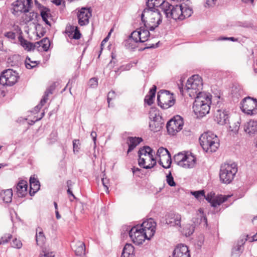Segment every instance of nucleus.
<instances>
[{"instance_id": "nucleus-32", "label": "nucleus", "mask_w": 257, "mask_h": 257, "mask_svg": "<svg viewBox=\"0 0 257 257\" xmlns=\"http://www.w3.org/2000/svg\"><path fill=\"white\" fill-rule=\"evenodd\" d=\"M187 4L185 6H182V15L180 18V20H183L185 18L190 17L193 14V10L191 8L187 7Z\"/></svg>"}, {"instance_id": "nucleus-49", "label": "nucleus", "mask_w": 257, "mask_h": 257, "mask_svg": "<svg viewBox=\"0 0 257 257\" xmlns=\"http://www.w3.org/2000/svg\"><path fill=\"white\" fill-rule=\"evenodd\" d=\"M50 10L49 8H44V10H41L40 11V15L42 18H49L51 16V14L50 13Z\"/></svg>"}, {"instance_id": "nucleus-14", "label": "nucleus", "mask_w": 257, "mask_h": 257, "mask_svg": "<svg viewBox=\"0 0 257 257\" xmlns=\"http://www.w3.org/2000/svg\"><path fill=\"white\" fill-rule=\"evenodd\" d=\"M214 120L219 124L224 125L229 122V112L225 110L217 109L214 114Z\"/></svg>"}, {"instance_id": "nucleus-47", "label": "nucleus", "mask_w": 257, "mask_h": 257, "mask_svg": "<svg viewBox=\"0 0 257 257\" xmlns=\"http://www.w3.org/2000/svg\"><path fill=\"white\" fill-rule=\"evenodd\" d=\"M11 245L13 247L19 249L22 247V243L20 240L17 239L16 238H15L13 240V241L11 243Z\"/></svg>"}, {"instance_id": "nucleus-22", "label": "nucleus", "mask_w": 257, "mask_h": 257, "mask_svg": "<svg viewBox=\"0 0 257 257\" xmlns=\"http://www.w3.org/2000/svg\"><path fill=\"white\" fill-rule=\"evenodd\" d=\"M186 158L184 159V162L183 164V168H192L195 167L196 162V158L192 153L190 154H186Z\"/></svg>"}, {"instance_id": "nucleus-17", "label": "nucleus", "mask_w": 257, "mask_h": 257, "mask_svg": "<svg viewBox=\"0 0 257 257\" xmlns=\"http://www.w3.org/2000/svg\"><path fill=\"white\" fill-rule=\"evenodd\" d=\"M147 8L149 9H157L156 8L160 7L162 11L164 12L165 9L169 6V3L165 0H146Z\"/></svg>"}, {"instance_id": "nucleus-2", "label": "nucleus", "mask_w": 257, "mask_h": 257, "mask_svg": "<svg viewBox=\"0 0 257 257\" xmlns=\"http://www.w3.org/2000/svg\"><path fill=\"white\" fill-rule=\"evenodd\" d=\"M198 94V96L195 97L193 109L196 114L203 117L209 112L212 96L204 93H199Z\"/></svg>"}, {"instance_id": "nucleus-13", "label": "nucleus", "mask_w": 257, "mask_h": 257, "mask_svg": "<svg viewBox=\"0 0 257 257\" xmlns=\"http://www.w3.org/2000/svg\"><path fill=\"white\" fill-rule=\"evenodd\" d=\"M91 16V10L90 8H82L77 14L78 24L81 26L88 25Z\"/></svg>"}, {"instance_id": "nucleus-12", "label": "nucleus", "mask_w": 257, "mask_h": 257, "mask_svg": "<svg viewBox=\"0 0 257 257\" xmlns=\"http://www.w3.org/2000/svg\"><path fill=\"white\" fill-rule=\"evenodd\" d=\"M168 7L164 8V13L168 19L179 20L182 15V4L173 6L169 3Z\"/></svg>"}, {"instance_id": "nucleus-11", "label": "nucleus", "mask_w": 257, "mask_h": 257, "mask_svg": "<svg viewBox=\"0 0 257 257\" xmlns=\"http://www.w3.org/2000/svg\"><path fill=\"white\" fill-rule=\"evenodd\" d=\"M142 14H144L145 19H148V23L160 25L162 22V16L158 9L146 8Z\"/></svg>"}, {"instance_id": "nucleus-29", "label": "nucleus", "mask_w": 257, "mask_h": 257, "mask_svg": "<svg viewBox=\"0 0 257 257\" xmlns=\"http://www.w3.org/2000/svg\"><path fill=\"white\" fill-rule=\"evenodd\" d=\"M141 21L144 24V26L146 29H148L149 31H153L155 29L159 26V25L157 24H151L148 23L147 20H146L144 18V14H141Z\"/></svg>"}, {"instance_id": "nucleus-46", "label": "nucleus", "mask_w": 257, "mask_h": 257, "mask_svg": "<svg viewBox=\"0 0 257 257\" xmlns=\"http://www.w3.org/2000/svg\"><path fill=\"white\" fill-rule=\"evenodd\" d=\"M81 144L80 143L79 140H74L73 141V152H78L80 149Z\"/></svg>"}, {"instance_id": "nucleus-48", "label": "nucleus", "mask_w": 257, "mask_h": 257, "mask_svg": "<svg viewBox=\"0 0 257 257\" xmlns=\"http://www.w3.org/2000/svg\"><path fill=\"white\" fill-rule=\"evenodd\" d=\"M76 26L72 25H67L66 27L65 33L68 35L69 37H71V35L75 30Z\"/></svg>"}, {"instance_id": "nucleus-60", "label": "nucleus", "mask_w": 257, "mask_h": 257, "mask_svg": "<svg viewBox=\"0 0 257 257\" xmlns=\"http://www.w3.org/2000/svg\"><path fill=\"white\" fill-rule=\"evenodd\" d=\"M192 221L195 225L200 224L201 223V218H200V215H198V216L193 217Z\"/></svg>"}, {"instance_id": "nucleus-25", "label": "nucleus", "mask_w": 257, "mask_h": 257, "mask_svg": "<svg viewBox=\"0 0 257 257\" xmlns=\"http://www.w3.org/2000/svg\"><path fill=\"white\" fill-rule=\"evenodd\" d=\"M36 46H37V50L38 51H42V49H40V48L42 47L43 51H47L50 46V41L49 39L46 37L42 39L40 41L36 42Z\"/></svg>"}, {"instance_id": "nucleus-61", "label": "nucleus", "mask_w": 257, "mask_h": 257, "mask_svg": "<svg viewBox=\"0 0 257 257\" xmlns=\"http://www.w3.org/2000/svg\"><path fill=\"white\" fill-rule=\"evenodd\" d=\"M46 102H43L42 101V99L41 100L39 104L36 106L34 108V111L36 112H38L40 110V109L42 108V107L46 103Z\"/></svg>"}, {"instance_id": "nucleus-23", "label": "nucleus", "mask_w": 257, "mask_h": 257, "mask_svg": "<svg viewBox=\"0 0 257 257\" xmlns=\"http://www.w3.org/2000/svg\"><path fill=\"white\" fill-rule=\"evenodd\" d=\"M143 141V139L140 137H130L127 138L128 148L127 151V154L132 152L137 146L140 144Z\"/></svg>"}, {"instance_id": "nucleus-26", "label": "nucleus", "mask_w": 257, "mask_h": 257, "mask_svg": "<svg viewBox=\"0 0 257 257\" xmlns=\"http://www.w3.org/2000/svg\"><path fill=\"white\" fill-rule=\"evenodd\" d=\"M244 131L250 135L257 134V121H249L244 127Z\"/></svg>"}, {"instance_id": "nucleus-51", "label": "nucleus", "mask_w": 257, "mask_h": 257, "mask_svg": "<svg viewBox=\"0 0 257 257\" xmlns=\"http://www.w3.org/2000/svg\"><path fill=\"white\" fill-rule=\"evenodd\" d=\"M115 96V92L113 90L109 91L107 94V101L108 103V107L110 106V101L113 99Z\"/></svg>"}, {"instance_id": "nucleus-54", "label": "nucleus", "mask_w": 257, "mask_h": 257, "mask_svg": "<svg viewBox=\"0 0 257 257\" xmlns=\"http://www.w3.org/2000/svg\"><path fill=\"white\" fill-rule=\"evenodd\" d=\"M28 47H26L25 49H27L28 51L34 50L35 48L37 49V46H36V42L35 43H31L30 42H28Z\"/></svg>"}, {"instance_id": "nucleus-1", "label": "nucleus", "mask_w": 257, "mask_h": 257, "mask_svg": "<svg viewBox=\"0 0 257 257\" xmlns=\"http://www.w3.org/2000/svg\"><path fill=\"white\" fill-rule=\"evenodd\" d=\"M156 224L150 218L147 222H144L141 225H137L129 230L128 233L133 242L136 245L143 243L145 239L150 240L155 232Z\"/></svg>"}, {"instance_id": "nucleus-50", "label": "nucleus", "mask_w": 257, "mask_h": 257, "mask_svg": "<svg viewBox=\"0 0 257 257\" xmlns=\"http://www.w3.org/2000/svg\"><path fill=\"white\" fill-rule=\"evenodd\" d=\"M74 34L72 36H71V38L75 39V40H79L80 39L81 37V34L80 31L78 29V27L76 26L75 30L73 32Z\"/></svg>"}, {"instance_id": "nucleus-10", "label": "nucleus", "mask_w": 257, "mask_h": 257, "mask_svg": "<svg viewBox=\"0 0 257 257\" xmlns=\"http://www.w3.org/2000/svg\"><path fill=\"white\" fill-rule=\"evenodd\" d=\"M184 124L183 119L180 115H176L168 121L166 124L169 135H175L180 131Z\"/></svg>"}, {"instance_id": "nucleus-34", "label": "nucleus", "mask_w": 257, "mask_h": 257, "mask_svg": "<svg viewBox=\"0 0 257 257\" xmlns=\"http://www.w3.org/2000/svg\"><path fill=\"white\" fill-rule=\"evenodd\" d=\"M134 246L130 244H126L124 246L121 256L123 257H129L130 255L134 252Z\"/></svg>"}, {"instance_id": "nucleus-43", "label": "nucleus", "mask_w": 257, "mask_h": 257, "mask_svg": "<svg viewBox=\"0 0 257 257\" xmlns=\"http://www.w3.org/2000/svg\"><path fill=\"white\" fill-rule=\"evenodd\" d=\"M12 238V235L10 233H7L4 235L0 239V244H4L7 243Z\"/></svg>"}, {"instance_id": "nucleus-64", "label": "nucleus", "mask_w": 257, "mask_h": 257, "mask_svg": "<svg viewBox=\"0 0 257 257\" xmlns=\"http://www.w3.org/2000/svg\"><path fill=\"white\" fill-rule=\"evenodd\" d=\"M102 184L103 186L106 188L107 190H108V184L109 183V180L106 178H103L101 179Z\"/></svg>"}, {"instance_id": "nucleus-42", "label": "nucleus", "mask_w": 257, "mask_h": 257, "mask_svg": "<svg viewBox=\"0 0 257 257\" xmlns=\"http://www.w3.org/2000/svg\"><path fill=\"white\" fill-rule=\"evenodd\" d=\"M135 42H134L131 39H128L125 42V46L127 49L134 50L136 48Z\"/></svg>"}, {"instance_id": "nucleus-40", "label": "nucleus", "mask_w": 257, "mask_h": 257, "mask_svg": "<svg viewBox=\"0 0 257 257\" xmlns=\"http://www.w3.org/2000/svg\"><path fill=\"white\" fill-rule=\"evenodd\" d=\"M170 154V153L169 151L163 147L159 148L157 153V156H158L160 158H163L166 157V155H168Z\"/></svg>"}, {"instance_id": "nucleus-20", "label": "nucleus", "mask_w": 257, "mask_h": 257, "mask_svg": "<svg viewBox=\"0 0 257 257\" xmlns=\"http://www.w3.org/2000/svg\"><path fill=\"white\" fill-rule=\"evenodd\" d=\"M27 182L24 180L20 181L17 185V194L19 197H23L27 194Z\"/></svg>"}, {"instance_id": "nucleus-44", "label": "nucleus", "mask_w": 257, "mask_h": 257, "mask_svg": "<svg viewBox=\"0 0 257 257\" xmlns=\"http://www.w3.org/2000/svg\"><path fill=\"white\" fill-rule=\"evenodd\" d=\"M166 181L168 184L171 187L176 186V183L174 181V178L172 175L171 171L169 172V174L166 176Z\"/></svg>"}, {"instance_id": "nucleus-6", "label": "nucleus", "mask_w": 257, "mask_h": 257, "mask_svg": "<svg viewBox=\"0 0 257 257\" xmlns=\"http://www.w3.org/2000/svg\"><path fill=\"white\" fill-rule=\"evenodd\" d=\"M175 99L173 94L166 90H160L157 94L158 104L163 109H167L174 105Z\"/></svg>"}, {"instance_id": "nucleus-35", "label": "nucleus", "mask_w": 257, "mask_h": 257, "mask_svg": "<svg viewBox=\"0 0 257 257\" xmlns=\"http://www.w3.org/2000/svg\"><path fill=\"white\" fill-rule=\"evenodd\" d=\"M39 64V61H31L30 58L27 57L25 60V66L27 69H31L35 68Z\"/></svg>"}, {"instance_id": "nucleus-53", "label": "nucleus", "mask_w": 257, "mask_h": 257, "mask_svg": "<svg viewBox=\"0 0 257 257\" xmlns=\"http://www.w3.org/2000/svg\"><path fill=\"white\" fill-rule=\"evenodd\" d=\"M19 41L21 45L24 48L26 47H28V42L26 39L24 38V37L22 35H20L18 37Z\"/></svg>"}, {"instance_id": "nucleus-21", "label": "nucleus", "mask_w": 257, "mask_h": 257, "mask_svg": "<svg viewBox=\"0 0 257 257\" xmlns=\"http://www.w3.org/2000/svg\"><path fill=\"white\" fill-rule=\"evenodd\" d=\"M30 185L29 194L31 196H33L40 189V183L34 176H31L30 178Z\"/></svg>"}, {"instance_id": "nucleus-28", "label": "nucleus", "mask_w": 257, "mask_h": 257, "mask_svg": "<svg viewBox=\"0 0 257 257\" xmlns=\"http://www.w3.org/2000/svg\"><path fill=\"white\" fill-rule=\"evenodd\" d=\"M140 33H141V38L138 40L139 42L144 43L148 40L150 36V33L148 29H146L144 26L141 27L139 29Z\"/></svg>"}, {"instance_id": "nucleus-38", "label": "nucleus", "mask_w": 257, "mask_h": 257, "mask_svg": "<svg viewBox=\"0 0 257 257\" xmlns=\"http://www.w3.org/2000/svg\"><path fill=\"white\" fill-rule=\"evenodd\" d=\"M140 37L141 33H140L139 30L138 29L137 30L134 31L132 33L131 35L129 36L128 39H131L134 42L137 43L139 42L138 40L140 39V38H141Z\"/></svg>"}, {"instance_id": "nucleus-16", "label": "nucleus", "mask_w": 257, "mask_h": 257, "mask_svg": "<svg viewBox=\"0 0 257 257\" xmlns=\"http://www.w3.org/2000/svg\"><path fill=\"white\" fill-rule=\"evenodd\" d=\"M172 255L173 257H191L187 246L183 244L177 245Z\"/></svg>"}, {"instance_id": "nucleus-27", "label": "nucleus", "mask_w": 257, "mask_h": 257, "mask_svg": "<svg viewBox=\"0 0 257 257\" xmlns=\"http://www.w3.org/2000/svg\"><path fill=\"white\" fill-rule=\"evenodd\" d=\"M153 149L151 148L149 146H145L142 148H141L138 151V155L139 157L142 156V155L146 156L147 154L148 155L150 160H154V158L152 154Z\"/></svg>"}, {"instance_id": "nucleus-18", "label": "nucleus", "mask_w": 257, "mask_h": 257, "mask_svg": "<svg viewBox=\"0 0 257 257\" xmlns=\"http://www.w3.org/2000/svg\"><path fill=\"white\" fill-rule=\"evenodd\" d=\"M13 6V12L12 13L16 15L19 12L21 13H28V9H25V1L17 0L12 4Z\"/></svg>"}, {"instance_id": "nucleus-4", "label": "nucleus", "mask_w": 257, "mask_h": 257, "mask_svg": "<svg viewBox=\"0 0 257 257\" xmlns=\"http://www.w3.org/2000/svg\"><path fill=\"white\" fill-rule=\"evenodd\" d=\"M237 172V164L235 163L230 164L224 163L221 165L219 171V178L222 183L228 184L233 180Z\"/></svg>"}, {"instance_id": "nucleus-8", "label": "nucleus", "mask_w": 257, "mask_h": 257, "mask_svg": "<svg viewBox=\"0 0 257 257\" xmlns=\"http://www.w3.org/2000/svg\"><path fill=\"white\" fill-rule=\"evenodd\" d=\"M242 111L247 114L254 115L257 113V99L247 96L240 102Z\"/></svg>"}, {"instance_id": "nucleus-3", "label": "nucleus", "mask_w": 257, "mask_h": 257, "mask_svg": "<svg viewBox=\"0 0 257 257\" xmlns=\"http://www.w3.org/2000/svg\"><path fill=\"white\" fill-rule=\"evenodd\" d=\"M199 142L203 150L207 153L215 152L219 146L217 137L210 132L202 134Z\"/></svg>"}, {"instance_id": "nucleus-62", "label": "nucleus", "mask_w": 257, "mask_h": 257, "mask_svg": "<svg viewBox=\"0 0 257 257\" xmlns=\"http://www.w3.org/2000/svg\"><path fill=\"white\" fill-rule=\"evenodd\" d=\"M145 163H146L145 159L144 158H142L141 156H140V157H139V159L138 160L139 165L141 167H143L144 168V167L145 166Z\"/></svg>"}, {"instance_id": "nucleus-24", "label": "nucleus", "mask_w": 257, "mask_h": 257, "mask_svg": "<svg viewBox=\"0 0 257 257\" xmlns=\"http://www.w3.org/2000/svg\"><path fill=\"white\" fill-rule=\"evenodd\" d=\"M157 86L154 85L150 89L149 93L146 96L144 101L149 105H151L154 103V99L155 96Z\"/></svg>"}, {"instance_id": "nucleus-52", "label": "nucleus", "mask_w": 257, "mask_h": 257, "mask_svg": "<svg viewBox=\"0 0 257 257\" xmlns=\"http://www.w3.org/2000/svg\"><path fill=\"white\" fill-rule=\"evenodd\" d=\"M240 122L238 121H237L236 122H234L232 126H230L229 127L230 128L231 131L236 133L238 132V130L239 128Z\"/></svg>"}, {"instance_id": "nucleus-33", "label": "nucleus", "mask_w": 257, "mask_h": 257, "mask_svg": "<svg viewBox=\"0 0 257 257\" xmlns=\"http://www.w3.org/2000/svg\"><path fill=\"white\" fill-rule=\"evenodd\" d=\"M226 200L227 198L225 196L220 195L213 198L210 203L212 207H215L224 202Z\"/></svg>"}, {"instance_id": "nucleus-9", "label": "nucleus", "mask_w": 257, "mask_h": 257, "mask_svg": "<svg viewBox=\"0 0 257 257\" xmlns=\"http://www.w3.org/2000/svg\"><path fill=\"white\" fill-rule=\"evenodd\" d=\"M19 77L15 71L11 69H7L0 76V84L4 86H13L17 82Z\"/></svg>"}, {"instance_id": "nucleus-15", "label": "nucleus", "mask_w": 257, "mask_h": 257, "mask_svg": "<svg viewBox=\"0 0 257 257\" xmlns=\"http://www.w3.org/2000/svg\"><path fill=\"white\" fill-rule=\"evenodd\" d=\"M166 223L171 226H177L181 227V216L179 213L173 212L169 213L166 216Z\"/></svg>"}, {"instance_id": "nucleus-31", "label": "nucleus", "mask_w": 257, "mask_h": 257, "mask_svg": "<svg viewBox=\"0 0 257 257\" xmlns=\"http://www.w3.org/2000/svg\"><path fill=\"white\" fill-rule=\"evenodd\" d=\"M186 154L182 153H179L174 156L173 161L174 162L177 164L180 167L183 166V163L184 162V159L186 158Z\"/></svg>"}, {"instance_id": "nucleus-59", "label": "nucleus", "mask_w": 257, "mask_h": 257, "mask_svg": "<svg viewBox=\"0 0 257 257\" xmlns=\"http://www.w3.org/2000/svg\"><path fill=\"white\" fill-rule=\"evenodd\" d=\"M248 237V235L246 236V238H240L237 242L236 245H238V246L244 247L243 245L245 243L246 241L247 240V237Z\"/></svg>"}, {"instance_id": "nucleus-39", "label": "nucleus", "mask_w": 257, "mask_h": 257, "mask_svg": "<svg viewBox=\"0 0 257 257\" xmlns=\"http://www.w3.org/2000/svg\"><path fill=\"white\" fill-rule=\"evenodd\" d=\"M243 249L244 247L239 246L236 244L232 249L231 254L232 255L238 256L242 253Z\"/></svg>"}, {"instance_id": "nucleus-58", "label": "nucleus", "mask_w": 257, "mask_h": 257, "mask_svg": "<svg viewBox=\"0 0 257 257\" xmlns=\"http://www.w3.org/2000/svg\"><path fill=\"white\" fill-rule=\"evenodd\" d=\"M89 84L91 87H95L98 84L97 79L96 78H92L89 80Z\"/></svg>"}, {"instance_id": "nucleus-41", "label": "nucleus", "mask_w": 257, "mask_h": 257, "mask_svg": "<svg viewBox=\"0 0 257 257\" xmlns=\"http://www.w3.org/2000/svg\"><path fill=\"white\" fill-rule=\"evenodd\" d=\"M191 194L198 200L201 199L203 198V196H205V191L204 190L192 191Z\"/></svg>"}, {"instance_id": "nucleus-5", "label": "nucleus", "mask_w": 257, "mask_h": 257, "mask_svg": "<svg viewBox=\"0 0 257 257\" xmlns=\"http://www.w3.org/2000/svg\"><path fill=\"white\" fill-rule=\"evenodd\" d=\"M185 88L191 97L198 96L199 93H202L200 90L202 89V82L201 77L198 75H194L190 77L186 84Z\"/></svg>"}, {"instance_id": "nucleus-30", "label": "nucleus", "mask_w": 257, "mask_h": 257, "mask_svg": "<svg viewBox=\"0 0 257 257\" xmlns=\"http://www.w3.org/2000/svg\"><path fill=\"white\" fill-rule=\"evenodd\" d=\"M3 201L6 203H10L12 201L13 196V191L12 189L5 190L1 193Z\"/></svg>"}, {"instance_id": "nucleus-37", "label": "nucleus", "mask_w": 257, "mask_h": 257, "mask_svg": "<svg viewBox=\"0 0 257 257\" xmlns=\"http://www.w3.org/2000/svg\"><path fill=\"white\" fill-rule=\"evenodd\" d=\"M25 14L24 21L26 22V23H29L33 21L35 17L37 18L38 16V14L35 12H30L29 14Z\"/></svg>"}, {"instance_id": "nucleus-63", "label": "nucleus", "mask_w": 257, "mask_h": 257, "mask_svg": "<svg viewBox=\"0 0 257 257\" xmlns=\"http://www.w3.org/2000/svg\"><path fill=\"white\" fill-rule=\"evenodd\" d=\"M90 136L91 137V138H92V139L93 140V143H94V147H95L96 146L97 134H96V133L95 132L92 131L91 133Z\"/></svg>"}, {"instance_id": "nucleus-36", "label": "nucleus", "mask_w": 257, "mask_h": 257, "mask_svg": "<svg viewBox=\"0 0 257 257\" xmlns=\"http://www.w3.org/2000/svg\"><path fill=\"white\" fill-rule=\"evenodd\" d=\"M55 87L54 85H51L48 88L46 89L44 95L42 98V101L46 102L48 99V96L50 94H52L53 91L54 90Z\"/></svg>"}, {"instance_id": "nucleus-56", "label": "nucleus", "mask_w": 257, "mask_h": 257, "mask_svg": "<svg viewBox=\"0 0 257 257\" xmlns=\"http://www.w3.org/2000/svg\"><path fill=\"white\" fill-rule=\"evenodd\" d=\"M4 35L6 37L11 40L16 39V33L11 31L5 33Z\"/></svg>"}, {"instance_id": "nucleus-57", "label": "nucleus", "mask_w": 257, "mask_h": 257, "mask_svg": "<svg viewBox=\"0 0 257 257\" xmlns=\"http://www.w3.org/2000/svg\"><path fill=\"white\" fill-rule=\"evenodd\" d=\"M214 195V193H212L210 192V193L208 194L206 196L205 195V196H203L202 199H205L209 203H210L212 199H213V195Z\"/></svg>"}, {"instance_id": "nucleus-19", "label": "nucleus", "mask_w": 257, "mask_h": 257, "mask_svg": "<svg viewBox=\"0 0 257 257\" xmlns=\"http://www.w3.org/2000/svg\"><path fill=\"white\" fill-rule=\"evenodd\" d=\"M71 246L76 255L82 256L85 254V245L83 242L81 241H74Z\"/></svg>"}, {"instance_id": "nucleus-45", "label": "nucleus", "mask_w": 257, "mask_h": 257, "mask_svg": "<svg viewBox=\"0 0 257 257\" xmlns=\"http://www.w3.org/2000/svg\"><path fill=\"white\" fill-rule=\"evenodd\" d=\"M163 160H166L167 166H163V167L165 169H169L171 167L172 163V159L171 154L166 155V157L162 158Z\"/></svg>"}, {"instance_id": "nucleus-55", "label": "nucleus", "mask_w": 257, "mask_h": 257, "mask_svg": "<svg viewBox=\"0 0 257 257\" xmlns=\"http://www.w3.org/2000/svg\"><path fill=\"white\" fill-rule=\"evenodd\" d=\"M199 212L201 213L200 215V217L201 218V222H204L206 226H207V219L206 216L204 215L203 211L202 209H199Z\"/></svg>"}, {"instance_id": "nucleus-7", "label": "nucleus", "mask_w": 257, "mask_h": 257, "mask_svg": "<svg viewBox=\"0 0 257 257\" xmlns=\"http://www.w3.org/2000/svg\"><path fill=\"white\" fill-rule=\"evenodd\" d=\"M149 118L150 130L154 133L160 131L163 128L164 121L162 116L159 114V111L155 109L151 110L149 113Z\"/></svg>"}]
</instances>
